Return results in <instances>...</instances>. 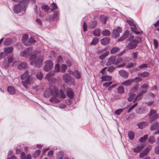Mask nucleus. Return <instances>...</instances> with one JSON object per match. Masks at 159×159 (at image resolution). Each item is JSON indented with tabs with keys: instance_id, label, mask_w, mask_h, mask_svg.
I'll return each instance as SVG.
<instances>
[{
	"instance_id": "1",
	"label": "nucleus",
	"mask_w": 159,
	"mask_h": 159,
	"mask_svg": "<svg viewBox=\"0 0 159 159\" xmlns=\"http://www.w3.org/2000/svg\"><path fill=\"white\" fill-rule=\"evenodd\" d=\"M29 71L27 70L20 76L21 80H25L21 81V84L25 88L27 89L29 88L28 85L32 84L34 83L35 78L30 75H29Z\"/></svg>"
},
{
	"instance_id": "2",
	"label": "nucleus",
	"mask_w": 159,
	"mask_h": 159,
	"mask_svg": "<svg viewBox=\"0 0 159 159\" xmlns=\"http://www.w3.org/2000/svg\"><path fill=\"white\" fill-rule=\"evenodd\" d=\"M36 58V56L35 54L30 55L29 58V60L31 61L30 64L31 65H35V66L39 68L42 66L43 60L42 59H37L35 62L34 60Z\"/></svg>"
},
{
	"instance_id": "3",
	"label": "nucleus",
	"mask_w": 159,
	"mask_h": 159,
	"mask_svg": "<svg viewBox=\"0 0 159 159\" xmlns=\"http://www.w3.org/2000/svg\"><path fill=\"white\" fill-rule=\"evenodd\" d=\"M51 93L52 95L60 98H65L66 97L64 92L61 90H60L59 92L58 89L56 86H54V90H52Z\"/></svg>"
},
{
	"instance_id": "4",
	"label": "nucleus",
	"mask_w": 159,
	"mask_h": 159,
	"mask_svg": "<svg viewBox=\"0 0 159 159\" xmlns=\"http://www.w3.org/2000/svg\"><path fill=\"white\" fill-rule=\"evenodd\" d=\"M26 3H28V1L27 0H22L19 2V3L14 6V11L16 13L20 12L23 7H25V4Z\"/></svg>"
},
{
	"instance_id": "5",
	"label": "nucleus",
	"mask_w": 159,
	"mask_h": 159,
	"mask_svg": "<svg viewBox=\"0 0 159 159\" xmlns=\"http://www.w3.org/2000/svg\"><path fill=\"white\" fill-rule=\"evenodd\" d=\"M148 116L149 117V122L151 123L153 121L158 118L159 114L157 113L156 110L152 109L149 112Z\"/></svg>"
},
{
	"instance_id": "6",
	"label": "nucleus",
	"mask_w": 159,
	"mask_h": 159,
	"mask_svg": "<svg viewBox=\"0 0 159 159\" xmlns=\"http://www.w3.org/2000/svg\"><path fill=\"white\" fill-rule=\"evenodd\" d=\"M54 14L51 17L50 16L48 15L47 16L45 19L47 21H54L57 20H58L59 15V12L57 11H53Z\"/></svg>"
},
{
	"instance_id": "7",
	"label": "nucleus",
	"mask_w": 159,
	"mask_h": 159,
	"mask_svg": "<svg viewBox=\"0 0 159 159\" xmlns=\"http://www.w3.org/2000/svg\"><path fill=\"white\" fill-rule=\"evenodd\" d=\"M45 65L43 67V70L46 72L51 70L53 67V63L51 60H48L45 62Z\"/></svg>"
},
{
	"instance_id": "8",
	"label": "nucleus",
	"mask_w": 159,
	"mask_h": 159,
	"mask_svg": "<svg viewBox=\"0 0 159 159\" xmlns=\"http://www.w3.org/2000/svg\"><path fill=\"white\" fill-rule=\"evenodd\" d=\"M139 41L136 40L134 39L130 41L127 46V48L129 49H132L135 48L137 46V44L139 43Z\"/></svg>"
},
{
	"instance_id": "9",
	"label": "nucleus",
	"mask_w": 159,
	"mask_h": 159,
	"mask_svg": "<svg viewBox=\"0 0 159 159\" xmlns=\"http://www.w3.org/2000/svg\"><path fill=\"white\" fill-rule=\"evenodd\" d=\"M62 78L63 80L66 83H68L70 82H71L74 83H75L74 79L72 78L69 74H64Z\"/></svg>"
},
{
	"instance_id": "10",
	"label": "nucleus",
	"mask_w": 159,
	"mask_h": 159,
	"mask_svg": "<svg viewBox=\"0 0 159 159\" xmlns=\"http://www.w3.org/2000/svg\"><path fill=\"white\" fill-rule=\"evenodd\" d=\"M33 51V49L32 48H29L24 51L21 52V56L27 58L32 53Z\"/></svg>"
},
{
	"instance_id": "11",
	"label": "nucleus",
	"mask_w": 159,
	"mask_h": 159,
	"mask_svg": "<svg viewBox=\"0 0 159 159\" xmlns=\"http://www.w3.org/2000/svg\"><path fill=\"white\" fill-rule=\"evenodd\" d=\"M121 32V29L120 28H118L116 29L113 30L112 35L114 38H117L119 36V34Z\"/></svg>"
},
{
	"instance_id": "12",
	"label": "nucleus",
	"mask_w": 159,
	"mask_h": 159,
	"mask_svg": "<svg viewBox=\"0 0 159 159\" xmlns=\"http://www.w3.org/2000/svg\"><path fill=\"white\" fill-rule=\"evenodd\" d=\"M116 57L115 56H112L110 57L108 59L107 63V65L109 66L112 64L116 65Z\"/></svg>"
},
{
	"instance_id": "13",
	"label": "nucleus",
	"mask_w": 159,
	"mask_h": 159,
	"mask_svg": "<svg viewBox=\"0 0 159 159\" xmlns=\"http://www.w3.org/2000/svg\"><path fill=\"white\" fill-rule=\"evenodd\" d=\"M111 39L109 37H105L100 40L101 44L103 45H106L110 42Z\"/></svg>"
},
{
	"instance_id": "14",
	"label": "nucleus",
	"mask_w": 159,
	"mask_h": 159,
	"mask_svg": "<svg viewBox=\"0 0 159 159\" xmlns=\"http://www.w3.org/2000/svg\"><path fill=\"white\" fill-rule=\"evenodd\" d=\"M67 96L71 99L74 97V93L72 90L70 88H67L66 92Z\"/></svg>"
},
{
	"instance_id": "15",
	"label": "nucleus",
	"mask_w": 159,
	"mask_h": 159,
	"mask_svg": "<svg viewBox=\"0 0 159 159\" xmlns=\"http://www.w3.org/2000/svg\"><path fill=\"white\" fill-rule=\"evenodd\" d=\"M159 128V123L157 121H156L152 124L150 129L151 131H154L158 129Z\"/></svg>"
},
{
	"instance_id": "16",
	"label": "nucleus",
	"mask_w": 159,
	"mask_h": 159,
	"mask_svg": "<svg viewBox=\"0 0 159 159\" xmlns=\"http://www.w3.org/2000/svg\"><path fill=\"white\" fill-rule=\"evenodd\" d=\"M119 73L123 78H127L129 75L128 73L124 70H120L118 71Z\"/></svg>"
},
{
	"instance_id": "17",
	"label": "nucleus",
	"mask_w": 159,
	"mask_h": 159,
	"mask_svg": "<svg viewBox=\"0 0 159 159\" xmlns=\"http://www.w3.org/2000/svg\"><path fill=\"white\" fill-rule=\"evenodd\" d=\"M52 90H54V87H52V86H51L50 87V89L48 90H46L44 93L43 95L45 98H48L50 96V94H51V92Z\"/></svg>"
},
{
	"instance_id": "18",
	"label": "nucleus",
	"mask_w": 159,
	"mask_h": 159,
	"mask_svg": "<svg viewBox=\"0 0 159 159\" xmlns=\"http://www.w3.org/2000/svg\"><path fill=\"white\" fill-rule=\"evenodd\" d=\"M149 151V149L148 148H145L139 155V157L140 158L143 157L144 156H146Z\"/></svg>"
},
{
	"instance_id": "19",
	"label": "nucleus",
	"mask_w": 159,
	"mask_h": 159,
	"mask_svg": "<svg viewBox=\"0 0 159 159\" xmlns=\"http://www.w3.org/2000/svg\"><path fill=\"white\" fill-rule=\"evenodd\" d=\"M132 30L136 34H141L143 33V32L139 28H137L136 26L135 27H132Z\"/></svg>"
},
{
	"instance_id": "20",
	"label": "nucleus",
	"mask_w": 159,
	"mask_h": 159,
	"mask_svg": "<svg viewBox=\"0 0 159 159\" xmlns=\"http://www.w3.org/2000/svg\"><path fill=\"white\" fill-rule=\"evenodd\" d=\"M144 148L143 145L138 146L133 149V151L135 152H139L143 149Z\"/></svg>"
},
{
	"instance_id": "21",
	"label": "nucleus",
	"mask_w": 159,
	"mask_h": 159,
	"mask_svg": "<svg viewBox=\"0 0 159 159\" xmlns=\"http://www.w3.org/2000/svg\"><path fill=\"white\" fill-rule=\"evenodd\" d=\"M29 36L27 34L24 35L22 37V42L26 45L29 46V43H27V40Z\"/></svg>"
},
{
	"instance_id": "22",
	"label": "nucleus",
	"mask_w": 159,
	"mask_h": 159,
	"mask_svg": "<svg viewBox=\"0 0 159 159\" xmlns=\"http://www.w3.org/2000/svg\"><path fill=\"white\" fill-rule=\"evenodd\" d=\"M129 34V31L128 30H126L122 36L118 39V41H121L125 39L128 36Z\"/></svg>"
},
{
	"instance_id": "23",
	"label": "nucleus",
	"mask_w": 159,
	"mask_h": 159,
	"mask_svg": "<svg viewBox=\"0 0 159 159\" xmlns=\"http://www.w3.org/2000/svg\"><path fill=\"white\" fill-rule=\"evenodd\" d=\"M148 122H142L138 124L137 125L140 129H143L148 125Z\"/></svg>"
},
{
	"instance_id": "24",
	"label": "nucleus",
	"mask_w": 159,
	"mask_h": 159,
	"mask_svg": "<svg viewBox=\"0 0 159 159\" xmlns=\"http://www.w3.org/2000/svg\"><path fill=\"white\" fill-rule=\"evenodd\" d=\"M27 66V64L25 62H22L18 66V69L19 70H21L25 68Z\"/></svg>"
},
{
	"instance_id": "25",
	"label": "nucleus",
	"mask_w": 159,
	"mask_h": 159,
	"mask_svg": "<svg viewBox=\"0 0 159 159\" xmlns=\"http://www.w3.org/2000/svg\"><path fill=\"white\" fill-rule=\"evenodd\" d=\"M54 71H52L48 73L45 77V79L48 81H49L52 76H53L55 74Z\"/></svg>"
},
{
	"instance_id": "26",
	"label": "nucleus",
	"mask_w": 159,
	"mask_h": 159,
	"mask_svg": "<svg viewBox=\"0 0 159 159\" xmlns=\"http://www.w3.org/2000/svg\"><path fill=\"white\" fill-rule=\"evenodd\" d=\"M133 82L132 79L128 80L122 83L121 84L126 86L130 85Z\"/></svg>"
},
{
	"instance_id": "27",
	"label": "nucleus",
	"mask_w": 159,
	"mask_h": 159,
	"mask_svg": "<svg viewBox=\"0 0 159 159\" xmlns=\"http://www.w3.org/2000/svg\"><path fill=\"white\" fill-rule=\"evenodd\" d=\"M149 73L147 72H144L143 73H139L138 75L139 77H146L149 75Z\"/></svg>"
},
{
	"instance_id": "28",
	"label": "nucleus",
	"mask_w": 159,
	"mask_h": 159,
	"mask_svg": "<svg viewBox=\"0 0 159 159\" xmlns=\"http://www.w3.org/2000/svg\"><path fill=\"white\" fill-rule=\"evenodd\" d=\"M98 22L96 20L92 21L89 24V28L91 29H93L97 25Z\"/></svg>"
},
{
	"instance_id": "29",
	"label": "nucleus",
	"mask_w": 159,
	"mask_h": 159,
	"mask_svg": "<svg viewBox=\"0 0 159 159\" xmlns=\"http://www.w3.org/2000/svg\"><path fill=\"white\" fill-rule=\"evenodd\" d=\"M120 49L118 47H113L110 50V53L111 54H114L117 52L120 51Z\"/></svg>"
},
{
	"instance_id": "30",
	"label": "nucleus",
	"mask_w": 159,
	"mask_h": 159,
	"mask_svg": "<svg viewBox=\"0 0 159 159\" xmlns=\"http://www.w3.org/2000/svg\"><path fill=\"white\" fill-rule=\"evenodd\" d=\"M102 81H110L112 79L111 76L109 75L103 76L102 77Z\"/></svg>"
},
{
	"instance_id": "31",
	"label": "nucleus",
	"mask_w": 159,
	"mask_h": 159,
	"mask_svg": "<svg viewBox=\"0 0 159 159\" xmlns=\"http://www.w3.org/2000/svg\"><path fill=\"white\" fill-rule=\"evenodd\" d=\"M12 42V39L11 38L6 39L4 42V44L6 46L10 45Z\"/></svg>"
},
{
	"instance_id": "32",
	"label": "nucleus",
	"mask_w": 159,
	"mask_h": 159,
	"mask_svg": "<svg viewBox=\"0 0 159 159\" xmlns=\"http://www.w3.org/2000/svg\"><path fill=\"white\" fill-rule=\"evenodd\" d=\"M13 49V47H7L4 48V51L6 53H9L12 52Z\"/></svg>"
},
{
	"instance_id": "33",
	"label": "nucleus",
	"mask_w": 159,
	"mask_h": 159,
	"mask_svg": "<svg viewBox=\"0 0 159 159\" xmlns=\"http://www.w3.org/2000/svg\"><path fill=\"white\" fill-rule=\"evenodd\" d=\"M101 31L99 29L94 30L92 33L94 36H100L101 35Z\"/></svg>"
},
{
	"instance_id": "34",
	"label": "nucleus",
	"mask_w": 159,
	"mask_h": 159,
	"mask_svg": "<svg viewBox=\"0 0 159 159\" xmlns=\"http://www.w3.org/2000/svg\"><path fill=\"white\" fill-rule=\"evenodd\" d=\"M99 40V39L97 37H94L90 43V45H93L97 44Z\"/></svg>"
},
{
	"instance_id": "35",
	"label": "nucleus",
	"mask_w": 159,
	"mask_h": 159,
	"mask_svg": "<svg viewBox=\"0 0 159 159\" xmlns=\"http://www.w3.org/2000/svg\"><path fill=\"white\" fill-rule=\"evenodd\" d=\"M49 101L52 103H58L60 102V100L56 97H52L50 98Z\"/></svg>"
},
{
	"instance_id": "36",
	"label": "nucleus",
	"mask_w": 159,
	"mask_h": 159,
	"mask_svg": "<svg viewBox=\"0 0 159 159\" xmlns=\"http://www.w3.org/2000/svg\"><path fill=\"white\" fill-rule=\"evenodd\" d=\"M102 34L104 36H109L111 34L110 31L108 30H103L101 32Z\"/></svg>"
},
{
	"instance_id": "37",
	"label": "nucleus",
	"mask_w": 159,
	"mask_h": 159,
	"mask_svg": "<svg viewBox=\"0 0 159 159\" xmlns=\"http://www.w3.org/2000/svg\"><path fill=\"white\" fill-rule=\"evenodd\" d=\"M72 74L77 79H79L80 78V74L79 71L77 70H75L73 72Z\"/></svg>"
},
{
	"instance_id": "38",
	"label": "nucleus",
	"mask_w": 159,
	"mask_h": 159,
	"mask_svg": "<svg viewBox=\"0 0 159 159\" xmlns=\"http://www.w3.org/2000/svg\"><path fill=\"white\" fill-rule=\"evenodd\" d=\"M109 53V51H107L105 52L100 55L99 57V58L101 60H103L106 56L108 55Z\"/></svg>"
},
{
	"instance_id": "39",
	"label": "nucleus",
	"mask_w": 159,
	"mask_h": 159,
	"mask_svg": "<svg viewBox=\"0 0 159 159\" xmlns=\"http://www.w3.org/2000/svg\"><path fill=\"white\" fill-rule=\"evenodd\" d=\"M64 153L60 151L58 152L57 154V159H62L64 157Z\"/></svg>"
},
{
	"instance_id": "40",
	"label": "nucleus",
	"mask_w": 159,
	"mask_h": 159,
	"mask_svg": "<svg viewBox=\"0 0 159 159\" xmlns=\"http://www.w3.org/2000/svg\"><path fill=\"white\" fill-rule=\"evenodd\" d=\"M142 97L143 96L141 94H139L137 95L134 99L133 103H136V102L139 101L142 98Z\"/></svg>"
},
{
	"instance_id": "41",
	"label": "nucleus",
	"mask_w": 159,
	"mask_h": 159,
	"mask_svg": "<svg viewBox=\"0 0 159 159\" xmlns=\"http://www.w3.org/2000/svg\"><path fill=\"white\" fill-rule=\"evenodd\" d=\"M129 97L128 98L127 100L129 102H131L132 101L133 99L136 95V94L134 93H129Z\"/></svg>"
},
{
	"instance_id": "42",
	"label": "nucleus",
	"mask_w": 159,
	"mask_h": 159,
	"mask_svg": "<svg viewBox=\"0 0 159 159\" xmlns=\"http://www.w3.org/2000/svg\"><path fill=\"white\" fill-rule=\"evenodd\" d=\"M128 135L129 138L131 140H133L134 138V133L132 131H129L128 133Z\"/></svg>"
},
{
	"instance_id": "43",
	"label": "nucleus",
	"mask_w": 159,
	"mask_h": 159,
	"mask_svg": "<svg viewBox=\"0 0 159 159\" xmlns=\"http://www.w3.org/2000/svg\"><path fill=\"white\" fill-rule=\"evenodd\" d=\"M7 90L8 92L11 94H14L15 93L14 88L11 86H9Z\"/></svg>"
},
{
	"instance_id": "44",
	"label": "nucleus",
	"mask_w": 159,
	"mask_h": 159,
	"mask_svg": "<svg viewBox=\"0 0 159 159\" xmlns=\"http://www.w3.org/2000/svg\"><path fill=\"white\" fill-rule=\"evenodd\" d=\"M13 58L12 57H11L8 58V63L6 64H5L4 66L5 67H7L9 66V64L13 62Z\"/></svg>"
},
{
	"instance_id": "45",
	"label": "nucleus",
	"mask_w": 159,
	"mask_h": 159,
	"mask_svg": "<svg viewBox=\"0 0 159 159\" xmlns=\"http://www.w3.org/2000/svg\"><path fill=\"white\" fill-rule=\"evenodd\" d=\"M117 92L119 93H123L124 92V88L122 86H120L117 88Z\"/></svg>"
},
{
	"instance_id": "46",
	"label": "nucleus",
	"mask_w": 159,
	"mask_h": 159,
	"mask_svg": "<svg viewBox=\"0 0 159 159\" xmlns=\"http://www.w3.org/2000/svg\"><path fill=\"white\" fill-rule=\"evenodd\" d=\"M52 7L51 11H54V10H57L58 9V7L57 4L54 2H52L51 5Z\"/></svg>"
},
{
	"instance_id": "47",
	"label": "nucleus",
	"mask_w": 159,
	"mask_h": 159,
	"mask_svg": "<svg viewBox=\"0 0 159 159\" xmlns=\"http://www.w3.org/2000/svg\"><path fill=\"white\" fill-rule=\"evenodd\" d=\"M100 20L104 24H105L107 20V18L106 16L102 15L100 16Z\"/></svg>"
},
{
	"instance_id": "48",
	"label": "nucleus",
	"mask_w": 159,
	"mask_h": 159,
	"mask_svg": "<svg viewBox=\"0 0 159 159\" xmlns=\"http://www.w3.org/2000/svg\"><path fill=\"white\" fill-rule=\"evenodd\" d=\"M67 68L66 65L62 64L61 67V71L63 73H65Z\"/></svg>"
},
{
	"instance_id": "49",
	"label": "nucleus",
	"mask_w": 159,
	"mask_h": 159,
	"mask_svg": "<svg viewBox=\"0 0 159 159\" xmlns=\"http://www.w3.org/2000/svg\"><path fill=\"white\" fill-rule=\"evenodd\" d=\"M36 77L40 80H41L43 78V75L41 72H38L36 74Z\"/></svg>"
},
{
	"instance_id": "50",
	"label": "nucleus",
	"mask_w": 159,
	"mask_h": 159,
	"mask_svg": "<svg viewBox=\"0 0 159 159\" xmlns=\"http://www.w3.org/2000/svg\"><path fill=\"white\" fill-rule=\"evenodd\" d=\"M148 137V135L147 134H146L143 137H142L140 138L139 139V142L140 143H142L145 141L147 139Z\"/></svg>"
},
{
	"instance_id": "51",
	"label": "nucleus",
	"mask_w": 159,
	"mask_h": 159,
	"mask_svg": "<svg viewBox=\"0 0 159 159\" xmlns=\"http://www.w3.org/2000/svg\"><path fill=\"white\" fill-rule=\"evenodd\" d=\"M42 9L45 10V11H48L50 9L49 7L45 4H43L42 5Z\"/></svg>"
},
{
	"instance_id": "52",
	"label": "nucleus",
	"mask_w": 159,
	"mask_h": 159,
	"mask_svg": "<svg viewBox=\"0 0 159 159\" xmlns=\"http://www.w3.org/2000/svg\"><path fill=\"white\" fill-rule=\"evenodd\" d=\"M138 55V53L137 52H134L131 54V57L133 59H136Z\"/></svg>"
},
{
	"instance_id": "53",
	"label": "nucleus",
	"mask_w": 159,
	"mask_h": 159,
	"mask_svg": "<svg viewBox=\"0 0 159 159\" xmlns=\"http://www.w3.org/2000/svg\"><path fill=\"white\" fill-rule=\"evenodd\" d=\"M149 142L151 143H153L155 142V138L153 136H150L148 138Z\"/></svg>"
},
{
	"instance_id": "54",
	"label": "nucleus",
	"mask_w": 159,
	"mask_h": 159,
	"mask_svg": "<svg viewBox=\"0 0 159 159\" xmlns=\"http://www.w3.org/2000/svg\"><path fill=\"white\" fill-rule=\"evenodd\" d=\"M136 65L135 63L130 62L126 66L127 68H131L134 66Z\"/></svg>"
},
{
	"instance_id": "55",
	"label": "nucleus",
	"mask_w": 159,
	"mask_h": 159,
	"mask_svg": "<svg viewBox=\"0 0 159 159\" xmlns=\"http://www.w3.org/2000/svg\"><path fill=\"white\" fill-rule=\"evenodd\" d=\"M41 153V151L39 150H36L34 152V157L36 158L38 157Z\"/></svg>"
},
{
	"instance_id": "56",
	"label": "nucleus",
	"mask_w": 159,
	"mask_h": 159,
	"mask_svg": "<svg viewBox=\"0 0 159 159\" xmlns=\"http://www.w3.org/2000/svg\"><path fill=\"white\" fill-rule=\"evenodd\" d=\"M36 41L34 40V39L32 37H30L29 39V42H27V43H29V45H30V43H35Z\"/></svg>"
},
{
	"instance_id": "57",
	"label": "nucleus",
	"mask_w": 159,
	"mask_h": 159,
	"mask_svg": "<svg viewBox=\"0 0 159 159\" xmlns=\"http://www.w3.org/2000/svg\"><path fill=\"white\" fill-rule=\"evenodd\" d=\"M133 82L134 81L135 82H140L142 81V79L139 77H136L133 79H132Z\"/></svg>"
},
{
	"instance_id": "58",
	"label": "nucleus",
	"mask_w": 159,
	"mask_h": 159,
	"mask_svg": "<svg viewBox=\"0 0 159 159\" xmlns=\"http://www.w3.org/2000/svg\"><path fill=\"white\" fill-rule=\"evenodd\" d=\"M127 22L129 24V25H130L131 26V29H132V27H135L136 25L134 24V23L131 20H128Z\"/></svg>"
},
{
	"instance_id": "59",
	"label": "nucleus",
	"mask_w": 159,
	"mask_h": 159,
	"mask_svg": "<svg viewBox=\"0 0 159 159\" xmlns=\"http://www.w3.org/2000/svg\"><path fill=\"white\" fill-rule=\"evenodd\" d=\"M138 103H135L134 105L132 106L127 111L128 113L130 112L132 110H133L135 107L137 105Z\"/></svg>"
},
{
	"instance_id": "60",
	"label": "nucleus",
	"mask_w": 159,
	"mask_h": 159,
	"mask_svg": "<svg viewBox=\"0 0 159 159\" xmlns=\"http://www.w3.org/2000/svg\"><path fill=\"white\" fill-rule=\"evenodd\" d=\"M138 103H135L134 105L132 106L127 111L128 113L130 112L132 110H133L135 107L137 105Z\"/></svg>"
},
{
	"instance_id": "61",
	"label": "nucleus",
	"mask_w": 159,
	"mask_h": 159,
	"mask_svg": "<svg viewBox=\"0 0 159 159\" xmlns=\"http://www.w3.org/2000/svg\"><path fill=\"white\" fill-rule=\"evenodd\" d=\"M138 103H135L134 105L132 106L127 111L128 113L130 112L132 110H133L135 107L137 105Z\"/></svg>"
},
{
	"instance_id": "62",
	"label": "nucleus",
	"mask_w": 159,
	"mask_h": 159,
	"mask_svg": "<svg viewBox=\"0 0 159 159\" xmlns=\"http://www.w3.org/2000/svg\"><path fill=\"white\" fill-rule=\"evenodd\" d=\"M138 103H135L134 105L132 106L127 111L128 113L130 112L132 110H133L135 107L137 105Z\"/></svg>"
},
{
	"instance_id": "63",
	"label": "nucleus",
	"mask_w": 159,
	"mask_h": 159,
	"mask_svg": "<svg viewBox=\"0 0 159 159\" xmlns=\"http://www.w3.org/2000/svg\"><path fill=\"white\" fill-rule=\"evenodd\" d=\"M123 61V59L121 57H118L117 59H116V65H117L118 64L121 63Z\"/></svg>"
},
{
	"instance_id": "64",
	"label": "nucleus",
	"mask_w": 159,
	"mask_h": 159,
	"mask_svg": "<svg viewBox=\"0 0 159 159\" xmlns=\"http://www.w3.org/2000/svg\"><path fill=\"white\" fill-rule=\"evenodd\" d=\"M138 87L139 85L138 84L135 85L131 90L133 92H135L136 90L138 88Z\"/></svg>"
}]
</instances>
